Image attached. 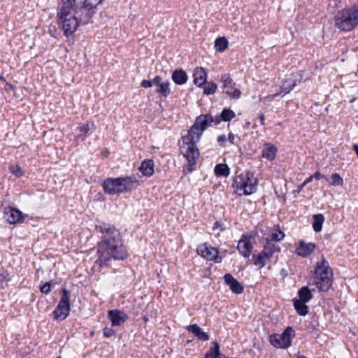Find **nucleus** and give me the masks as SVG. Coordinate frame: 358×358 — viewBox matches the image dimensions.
<instances>
[{
	"label": "nucleus",
	"instance_id": "f257e3e1",
	"mask_svg": "<svg viewBox=\"0 0 358 358\" xmlns=\"http://www.w3.org/2000/svg\"><path fill=\"white\" fill-rule=\"evenodd\" d=\"M101 1L94 4L92 0H83L76 4V0H59L57 16L62 20L65 36L72 35L78 27L90 23Z\"/></svg>",
	"mask_w": 358,
	"mask_h": 358
},
{
	"label": "nucleus",
	"instance_id": "f03ea898",
	"mask_svg": "<svg viewBox=\"0 0 358 358\" xmlns=\"http://www.w3.org/2000/svg\"><path fill=\"white\" fill-rule=\"evenodd\" d=\"M100 231L102 234V239L99 243L98 253L99 255L95 264L102 267L108 265L111 259H125L128 254L120 231L107 224L100 226Z\"/></svg>",
	"mask_w": 358,
	"mask_h": 358
},
{
	"label": "nucleus",
	"instance_id": "7ed1b4c3",
	"mask_svg": "<svg viewBox=\"0 0 358 358\" xmlns=\"http://www.w3.org/2000/svg\"><path fill=\"white\" fill-rule=\"evenodd\" d=\"M213 123V116L208 113L200 115L196 118L194 124L190 127L188 134L182 137L180 152L186 158L187 170L192 172L199 158L200 152L196 146L203 131Z\"/></svg>",
	"mask_w": 358,
	"mask_h": 358
},
{
	"label": "nucleus",
	"instance_id": "20e7f679",
	"mask_svg": "<svg viewBox=\"0 0 358 358\" xmlns=\"http://www.w3.org/2000/svg\"><path fill=\"white\" fill-rule=\"evenodd\" d=\"M141 176L107 178L103 181V187L107 194H115L131 191L136 188Z\"/></svg>",
	"mask_w": 358,
	"mask_h": 358
},
{
	"label": "nucleus",
	"instance_id": "39448f33",
	"mask_svg": "<svg viewBox=\"0 0 358 358\" xmlns=\"http://www.w3.org/2000/svg\"><path fill=\"white\" fill-rule=\"evenodd\" d=\"M335 26L341 31H350L358 25V7H351L338 11L335 17Z\"/></svg>",
	"mask_w": 358,
	"mask_h": 358
},
{
	"label": "nucleus",
	"instance_id": "423d86ee",
	"mask_svg": "<svg viewBox=\"0 0 358 358\" xmlns=\"http://www.w3.org/2000/svg\"><path fill=\"white\" fill-rule=\"evenodd\" d=\"M315 273L317 287L321 292H327L333 282V272L324 256H322L321 262L317 263Z\"/></svg>",
	"mask_w": 358,
	"mask_h": 358
},
{
	"label": "nucleus",
	"instance_id": "0eeeda50",
	"mask_svg": "<svg viewBox=\"0 0 358 358\" xmlns=\"http://www.w3.org/2000/svg\"><path fill=\"white\" fill-rule=\"evenodd\" d=\"M62 294L59 304L53 311L55 319L59 320H65L70 312V293L66 289L64 288L62 290Z\"/></svg>",
	"mask_w": 358,
	"mask_h": 358
},
{
	"label": "nucleus",
	"instance_id": "6e6552de",
	"mask_svg": "<svg viewBox=\"0 0 358 358\" xmlns=\"http://www.w3.org/2000/svg\"><path fill=\"white\" fill-rule=\"evenodd\" d=\"M294 336V331L291 327H287L282 334L271 335L269 341L277 348H287L291 345V337Z\"/></svg>",
	"mask_w": 358,
	"mask_h": 358
},
{
	"label": "nucleus",
	"instance_id": "1a4fd4ad",
	"mask_svg": "<svg viewBox=\"0 0 358 358\" xmlns=\"http://www.w3.org/2000/svg\"><path fill=\"white\" fill-rule=\"evenodd\" d=\"M280 248L278 245L266 238L264 250L255 259L254 264L259 266V268H263L266 265V259H269L275 252H280Z\"/></svg>",
	"mask_w": 358,
	"mask_h": 358
},
{
	"label": "nucleus",
	"instance_id": "9d476101",
	"mask_svg": "<svg viewBox=\"0 0 358 358\" xmlns=\"http://www.w3.org/2000/svg\"><path fill=\"white\" fill-rule=\"evenodd\" d=\"M252 176V173L250 171L246 172L245 177L238 176L236 179V183L237 184V188L243 190V194L249 195L254 192L256 189L255 182H253L250 177Z\"/></svg>",
	"mask_w": 358,
	"mask_h": 358
},
{
	"label": "nucleus",
	"instance_id": "9b49d317",
	"mask_svg": "<svg viewBox=\"0 0 358 358\" xmlns=\"http://www.w3.org/2000/svg\"><path fill=\"white\" fill-rule=\"evenodd\" d=\"M197 253L210 261H214L219 263L222 261V257L219 256V251L207 243L201 245L197 248Z\"/></svg>",
	"mask_w": 358,
	"mask_h": 358
},
{
	"label": "nucleus",
	"instance_id": "f8f14e48",
	"mask_svg": "<svg viewBox=\"0 0 358 358\" xmlns=\"http://www.w3.org/2000/svg\"><path fill=\"white\" fill-rule=\"evenodd\" d=\"M27 216L23 215L20 210L10 206L4 209V217L8 222L12 224L22 223Z\"/></svg>",
	"mask_w": 358,
	"mask_h": 358
},
{
	"label": "nucleus",
	"instance_id": "ddd939ff",
	"mask_svg": "<svg viewBox=\"0 0 358 358\" xmlns=\"http://www.w3.org/2000/svg\"><path fill=\"white\" fill-rule=\"evenodd\" d=\"M252 238V236L243 234L238 241L237 248L239 252L245 257H249L253 249V244L251 241Z\"/></svg>",
	"mask_w": 358,
	"mask_h": 358
},
{
	"label": "nucleus",
	"instance_id": "4468645a",
	"mask_svg": "<svg viewBox=\"0 0 358 358\" xmlns=\"http://www.w3.org/2000/svg\"><path fill=\"white\" fill-rule=\"evenodd\" d=\"M108 316L113 327L120 326L128 320V315L123 311L117 309L109 310Z\"/></svg>",
	"mask_w": 358,
	"mask_h": 358
},
{
	"label": "nucleus",
	"instance_id": "2eb2a0df",
	"mask_svg": "<svg viewBox=\"0 0 358 358\" xmlns=\"http://www.w3.org/2000/svg\"><path fill=\"white\" fill-rule=\"evenodd\" d=\"M224 280L233 293L239 294L243 292V286L231 274H224Z\"/></svg>",
	"mask_w": 358,
	"mask_h": 358
},
{
	"label": "nucleus",
	"instance_id": "dca6fc26",
	"mask_svg": "<svg viewBox=\"0 0 358 358\" xmlns=\"http://www.w3.org/2000/svg\"><path fill=\"white\" fill-rule=\"evenodd\" d=\"M194 83L199 86L202 87L206 83L207 73L203 67H196L193 73Z\"/></svg>",
	"mask_w": 358,
	"mask_h": 358
},
{
	"label": "nucleus",
	"instance_id": "f3484780",
	"mask_svg": "<svg viewBox=\"0 0 358 358\" xmlns=\"http://www.w3.org/2000/svg\"><path fill=\"white\" fill-rule=\"evenodd\" d=\"M315 248V243H306L303 241H300L299 242V246L296 248L297 254L299 256L306 257L310 255L314 251Z\"/></svg>",
	"mask_w": 358,
	"mask_h": 358
},
{
	"label": "nucleus",
	"instance_id": "a211bd4d",
	"mask_svg": "<svg viewBox=\"0 0 358 358\" xmlns=\"http://www.w3.org/2000/svg\"><path fill=\"white\" fill-rule=\"evenodd\" d=\"M139 171L142 173V174L145 176L150 177L154 173V162L152 159H145L144 160L140 168Z\"/></svg>",
	"mask_w": 358,
	"mask_h": 358
},
{
	"label": "nucleus",
	"instance_id": "6ab92c4d",
	"mask_svg": "<svg viewBox=\"0 0 358 358\" xmlns=\"http://www.w3.org/2000/svg\"><path fill=\"white\" fill-rule=\"evenodd\" d=\"M187 330L194 334L199 340L208 341L209 339L208 334L203 331L201 327L196 324L188 326Z\"/></svg>",
	"mask_w": 358,
	"mask_h": 358
},
{
	"label": "nucleus",
	"instance_id": "aec40b11",
	"mask_svg": "<svg viewBox=\"0 0 358 358\" xmlns=\"http://www.w3.org/2000/svg\"><path fill=\"white\" fill-rule=\"evenodd\" d=\"M276 152L277 148L275 145L266 144L262 150V156L269 161H272L275 159Z\"/></svg>",
	"mask_w": 358,
	"mask_h": 358
},
{
	"label": "nucleus",
	"instance_id": "412c9836",
	"mask_svg": "<svg viewBox=\"0 0 358 358\" xmlns=\"http://www.w3.org/2000/svg\"><path fill=\"white\" fill-rule=\"evenodd\" d=\"M172 79L176 84L182 85L186 83L187 76L185 71L177 69L173 72Z\"/></svg>",
	"mask_w": 358,
	"mask_h": 358
},
{
	"label": "nucleus",
	"instance_id": "4be33fe9",
	"mask_svg": "<svg viewBox=\"0 0 358 358\" xmlns=\"http://www.w3.org/2000/svg\"><path fill=\"white\" fill-rule=\"evenodd\" d=\"M299 299L298 301L303 302H308L312 298L313 294L307 286L302 287L298 292Z\"/></svg>",
	"mask_w": 358,
	"mask_h": 358
},
{
	"label": "nucleus",
	"instance_id": "5701e85b",
	"mask_svg": "<svg viewBox=\"0 0 358 358\" xmlns=\"http://www.w3.org/2000/svg\"><path fill=\"white\" fill-rule=\"evenodd\" d=\"M294 306L299 315L305 316L308 313V307L306 305V302L294 300Z\"/></svg>",
	"mask_w": 358,
	"mask_h": 358
},
{
	"label": "nucleus",
	"instance_id": "b1692460",
	"mask_svg": "<svg viewBox=\"0 0 358 358\" xmlns=\"http://www.w3.org/2000/svg\"><path fill=\"white\" fill-rule=\"evenodd\" d=\"M313 227L316 232L322 231V224L324 221V217L322 214H316L313 215Z\"/></svg>",
	"mask_w": 358,
	"mask_h": 358
},
{
	"label": "nucleus",
	"instance_id": "393cba45",
	"mask_svg": "<svg viewBox=\"0 0 358 358\" xmlns=\"http://www.w3.org/2000/svg\"><path fill=\"white\" fill-rule=\"evenodd\" d=\"M228 41L225 37H219L215 39V48L218 52H223L228 48Z\"/></svg>",
	"mask_w": 358,
	"mask_h": 358
},
{
	"label": "nucleus",
	"instance_id": "a878e982",
	"mask_svg": "<svg viewBox=\"0 0 358 358\" xmlns=\"http://www.w3.org/2000/svg\"><path fill=\"white\" fill-rule=\"evenodd\" d=\"M215 173L217 176H227L229 174V168L226 164H219L215 167Z\"/></svg>",
	"mask_w": 358,
	"mask_h": 358
},
{
	"label": "nucleus",
	"instance_id": "bb28decb",
	"mask_svg": "<svg viewBox=\"0 0 358 358\" xmlns=\"http://www.w3.org/2000/svg\"><path fill=\"white\" fill-rule=\"evenodd\" d=\"M220 345L217 342L213 343V347H211L208 352L205 355V358H220Z\"/></svg>",
	"mask_w": 358,
	"mask_h": 358
},
{
	"label": "nucleus",
	"instance_id": "cd10ccee",
	"mask_svg": "<svg viewBox=\"0 0 358 358\" xmlns=\"http://www.w3.org/2000/svg\"><path fill=\"white\" fill-rule=\"evenodd\" d=\"M296 85V81L292 78H286L281 86V91L285 94L289 93Z\"/></svg>",
	"mask_w": 358,
	"mask_h": 358
},
{
	"label": "nucleus",
	"instance_id": "c85d7f7f",
	"mask_svg": "<svg viewBox=\"0 0 358 358\" xmlns=\"http://www.w3.org/2000/svg\"><path fill=\"white\" fill-rule=\"evenodd\" d=\"M221 80L223 81V87L226 94L231 93L233 90V80L229 75L224 74L222 76Z\"/></svg>",
	"mask_w": 358,
	"mask_h": 358
},
{
	"label": "nucleus",
	"instance_id": "c756f323",
	"mask_svg": "<svg viewBox=\"0 0 358 358\" xmlns=\"http://www.w3.org/2000/svg\"><path fill=\"white\" fill-rule=\"evenodd\" d=\"M220 115L221 119L224 122H229L236 116L235 113L229 108H224Z\"/></svg>",
	"mask_w": 358,
	"mask_h": 358
},
{
	"label": "nucleus",
	"instance_id": "7c9ffc66",
	"mask_svg": "<svg viewBox=\"0 0 358 358\" xmlns=\"http://www.w3.org/2000/svg\"><path fill=\"white\" fill-rule=\"evenodd\" d=\"M156 92L162 94L164 96H167L171 93V90L169 88V83L166 81L160 83Z\"/></svg>",
	"mask_w": 358,
	"mask_h": 358
},
{
	"label": "nucleus",
	"instance_id": "2f4dec72",
	"mask_svg": "<svg viewBox=\"0 0 358 358\" xmlns=\"http://www.w3.org/2000/svg\"><path fill=\"white\" fill-rule=\"evenodd\" d=\"M284 233L281 231L280 230H278L275 232H273L269 235L268 240L269 241H278L283 238L284 237Z\"/></svg>",
	"mask_w": 358,
	"mask_h": 358
},
{
	"label": "nucleus",
	"instance_id": "473e14b6",
	"mask_svg": "<svg viewBox=\"0 0 358 358\" xmlns=\"http://www.w3.org/2000/svg\"><path fill=\"white\" fill-rule=\"evenodd\" d=\"M331 178L332 180L331 185L334 186L343 185V180L338 173H333L331 176Z\"/></svg>",
	"mask_w": 358,
	"mask_h": 358
},
{
	"label": "nucleus",
	"instance_id": "72a5a7b5",
	"mask_svg": "<svg viewBox=\"0 0 358 358\" xmlns=\"http://www.w3.org/2000/svg\"><path fill=\"white\" fill-rule=\"evenodd\" d=\"M10 171L16 177H21L24 175V171L22 168L18 165H10L9 166Z\"/></svg>",
	"mask_w": 358,
	"mask_h": 358
},
{
	"label": "nucleus",
	"instance_id": "f704fd0d",
	"mask_svg": "<svg viewBox=\"0 0 358 358\" xmlns=\"http://www.w3.org/2000/svg\"><path fill=\"white\" fill-rule=\"evenodd\" d=\"M217 90V85L213 82L208 83L204 87V93L207 95L213 94Z\"/></svg>",
	"mask_w": 358,
	"mask_h": 358
},
{
	"label": "nucleus",
	"instance_id": "c9c22d12",
	"mask_svg": "<svg viewBox=\"0 0 358 358\" xmlns=\"http://www.w3.org/2000/svg\"><path fill=\"white\" fill-rule=\"evenodd\" d=\"M227 94L232 99H238L241 96V92L240 90L234 88L231 93H227Z\"/></svg>",
	"mask_w": 358,
	"mask_h": 358
},
{
	"label": "nucleus",
	"instance_id": "e433bc0d",
	"mask_svg": "<svg viewBox=\"0 0 358 358\" xmlns=\"http://www.w3.org/2000/svg\"><path fill=\"white\" fill-rule=\"evenodd\" d=\"M51 284L50 282H45L40 287V290L43 294H48L50 292Z\"/></svg>",
	"mask_w": 358,
	"mask_h": 358
},
{
	"label": "nucleus",
	"instance_id": "4c0bfd02",
	"mask_svg": "<svg viewBox=\"0 0 358 358\" xmlns=\"http://www.w3.org/2000/svg\"><path fill=\"white\" fill-rule=\"evenodd\" d=\"M115 331L111 328L106 327L103 329V335L106 338L112 337L115 335Z\"/></svg>",
	"mask_w": 358,
	"mask_h": 358
},
{
	"label": "nucleus",
	"instance_id": "58836bf2",
	"mask_svg": "<svg viewBox=\"0 0 358 358\" xmlns=\"http://www.w3.org/2000/svg\"><path fill=\"white\" fill-rule=\"evenodd\" d=\"M78 129L80 131V132L81 133V134H86L90 130V127H89L88 124H83V125L79 127Z\"/></svg>",
	"mask_w": 358,
	"mask_h": 358
},
{
	"label": "nucleus",
	"instance_id": "ea45409f",
	"mask_svg": "<svg viewBox=\"0 0 358 358\" xmlns=\"http://www.w3.org/2000/svg\"><path fill=\"white\" fill-rule=\"evenodd\" d=\"M153 85V82L152 80H143L142 82H141V87H144V88H148V87H152Z\"/></svg>",
	"mask_w": 358,
	"mask_h": 358
},
{
	"label": "nucleus",
	"instance_id": "a19ab883",
	"mask_svg": "<svg viewBox=\"0 0 358 358\" xmlns=\"http://www.w3.org/2000/svg\"><path fill=\"white\" fill-rule=\"evenodd\" d=\"M217 229H220V231H224V227H222V224L220 222H219V221H216L214 223V225H213V230H215Z\"/></svg>",
	"mask_w": 358,
	"mask_h": 358
},
{
	"label": "nucleus",
	"instance_id": "79ce46f5",
	"mask_svg": "<svg viewBox=\"0 0 358 358\" xmlns=\"http://www.w3.org/2000/svg\"><path fill=\"white\" fill-rule=\"evenodd\" d=\"M162 78L160 76H157L152 81L153 82V85L158 87L160 85V83H163V82H162Z\"/></svg>",
	"mask_w": 358,
	"mask_h": 358
},
{
	"label": "nucleus",
	"instance_id": "37998d69",
	"mask_svg": "<svg viewBox=\"0 0 358 358\" xmlns=\"http://www.w3.org/2000/svg\"><path fill=\"white\" fill-rule=\"evenodd\" d=\"M221 121H222L221 119V115L216 116L215 118L213 117V123H214L215 125L219 124Z\"/></svg>",
	"mask_w": 358,
	"mask_h": 358
},
{
	"label": "nucleus",
	"instance_id": "c03bdc74",
	"mask_svg": "<svg viewBox=\"0 0 358 358\" xmlns=\"http://www.w3.org/2000/svg\"><path fill=\"white\" fill-rule=\"evenodd\" d=\"M235 139H236V136H235L232 133H229V136H228V140H229V141L231 144H234V143H235Z\"/></svg>",
	"mask_w": 358,
	"mask_h": 358
},
{
	"label": "nucleus",
	"instance_id": "a18cd8bd",
	"mask_svg": "<svg viewBox=\"0 0 358 358\" xmlns=\"http://www.w3.org/2000/svg\"><path fill=\"white\" fill-rule=\"evenodd\" d=\"M313 178H315L317 180H320L321 178H324L325 176L322 174H321L320 172H315L313 175Z\"/></svg>",
	"mask_w": 358,
	"mask_h": 358
},
{
	"label": "nucleus",
	"instance_id": "49530a36",
	"mask_svg": "<svg viewBox=\"0 0 358 358\" xmlns=\"http://www.w3.org/2000/svg\"><path fill=\"white\" fill-rule=\"evenodd\" d=\"M227 140L226 136L224 134L220 135L217 137V142L219 143H222L225 142Z\"/></svg>",
	"mask_w": 358,
	"mask_h": 358
},
{
	"label": "nucleus",
	"instance_id": "de8ad7c7",
	"mask_svg": "<svg viewBox=\"0 0 358 358\" xmlns=\"http://www.w3.org/2000/svg\"><path fill=\"white\" fill-rule=\"evenodd\" d=\"M6 281V275L2 273H0V286L2 287L3 282Z\"/></svg>",
	"mask_w": 358,
	"mask_h": 358
},
{
	"label": "nucleus",
	"instance_id": "09e8293b",
	"mask_svg": "<svg viewBox=\"0 0 358 358\" xmlns=\"http://www.w3.org/2000/svg\"><path fill=\"white\" fill-rule=\"evenodd\" d=\"M313 175L310 176L307 178L302 184V186L306 185L308 183L310 182L313 180Z\"/></svg>",
	"mask_w": 358,
	"mask_h": 358
},
{
	"label": "nucleus",
	"instance_id": "8fccbe9b",
	"mask_svg": "<svg viewBox=\"0 0 358 358\" xmlns=\"http://www.w3.org/2000/svg\"><path fill=\"white\" fill-rule=\"evenodd\" d=\"M259 120H260L262 125H264V114H261L259 115Z\"/></svg>",
	"mask_w": 358,
	"mask_h": 358
},
{
	"label": "nucleus",
	"instance_id": "3c124183",
	"mask_svg": "<svg viewBox=\"0 0 358 358\" xmlns=\"http://www.w3.org/2000/svg\"><path fill=\"white\" fill-rule=\"evenodd\" d=\"M353 150H354V151L356 152V155H357V157H358V145L355 144V145H353Z\"/></svg>",
	"mask_w": 358,
	"mask_h": 358
},
{
	"label": "nucleus",
	"instance_id": "603ef678",
	"mask_svg": "<svg viewBox=\"0 0 358 358\" xmlns=\"http://www.w3.org/2000/svg\"><path fill=\"white\" fill-rule=\"evenodd\" d=\"M108 153V151H103V152H102V155H103V156H105V157H106V156H107Z\"/></svg>",
	"mask_w": 358,
	"mask_h": 358
},
{
	"label": "nucleus",
	"instance_id": "864d4df0",
	"mask_svg": "<svg viewBox=\"0 0 358 358\" xmlns=\"http://www.w3.org/2000/svg\"><path fill=\"white\" fill-rule=\"evenodd\" d=\"M143 320H144L145 322H148V317L147 316H145H145L143 317Z\"/></svg>",
	"mask_w": 358,
	"mask_h": 358
},
{
	"label": "nucleus",
	"instance_id": "5fc2aeb1",
	"mask_svg": "<svg viewBox=\"0 0 358 358\" xmlns=\"http://www.w3.org/2000/svg\"><path fill=\"white\" fill-rule=\"evenodd\" d=\"M0 80H3V81L5 80L4 78L2 76H1V75H0Z\"/></svg>",
	"mask_w": 358,
	"mask_h": 358
},
{
	"label": "nucleus",
	"instance_id": "6e6d98bb",
	"mask_svg": "<svg viewBox=\"0 0 358 358\" xmlns=\"http://www.w3.org/2000/svg\"><path fill=\"white\" fill-rule=\"evenodd\" d=\"M297 358H306V357H304V356H303V355H300V356H299Z\"/></svg>",
	"mask_w": 358,
	"mask_h": 358
},
{
	"label": "nucleus",
	"instance_id": "4d7b16f0",
	"mask_svg": "<svg viewBox=\"0 0 358 358\" xmlns=\"http://www.w3.org/2000/svg\"><path fill=\"white\" fill-rule=\"evenodd\" d=\"M355 101V99H352L350 101V103H352Z\"/></svg>",
	"mask_w": 358,
	"mask_h": 358
},
{
	"label": "nucleus",
	"instance_id": "13d9d810",
	"mask_svg": "<svg viewBox=\"0 0 358 358\" xmlns=\"http://www.w3.org/2000/svg\"><path fill=\"white\" fill-rule=\"evenodd\" d=\"M304 186H302V185L299 187V189H301Z\"/></svg>",
	"mask_w": 358,
	"mask_h": 358
},
{
	"label": "nucleus",
	"instance_id": "bf43d9fd",
	"mask_svg": "<svg viewBox=\"0 0 358 358\" xmlns=\"http://www.w3.org/2000/svg\"><path fill=\"white\" fill-rule=\"evenodd\" d=\"M57 358H61V357H57Z\"/></svg>",
	"mask_w": 358,
	"mask_h": 358
}]
</instances>
